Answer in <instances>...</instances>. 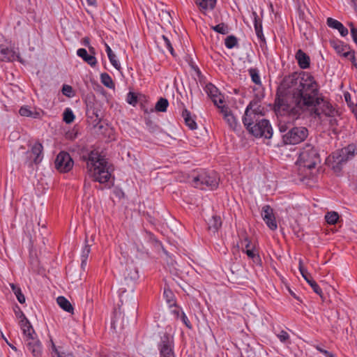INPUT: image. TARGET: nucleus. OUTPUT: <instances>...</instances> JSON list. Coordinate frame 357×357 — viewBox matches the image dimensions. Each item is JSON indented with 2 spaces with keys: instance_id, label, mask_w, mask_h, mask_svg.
I'll list each match as a JSON object with an SVG mask.
<instances>
[{
  "instance_id": "f257e3e1",
  "label": "nucleus",
  "mask_w": 357,
  "mask_h": 357,
  "mask_svg": "<svg viewBox=\"0 0 357 357\" xmlns=\"http://www.w3.org/2000/svg\"><path fill=\"white\" fill-rule=\"evenodd\" d=\"M317 91V82L313 75L308 73L302 71L299 74L294 73L285 76L276 92V97L274 102V112L276 115L284 116L291 110L289 105L284 99L287 93H291L296 107L294 109L298 110L301 105L312 104V97Z\"/></svg>"
},
{
  "instance_id": "5fc2aeb1",
  "label": "nucleus",
  "mask_w": 357,
  "mask_h": 357,
  "mask_svg": "<svg viewBox=\"0 0 357 357\" xmlns=\"http://www.w3.org/2000/svg\"><path fill=\"white\" fill-rule=\"evenodd\" d=\"M336 29L339 31L340 34L342 37L347 36L349 33L347 28H346L342 23H341L340 25L338 26V29Z\"/></svg>"
},
{
  "instance_id": "9b49d317",
  "label": "nucleus",
  "mask_w": 357,
  "mask_h": 357,
  "mask_svg": "<svg viewBox=\"0 0 357 357\" xmlns=\"http://www.w3.org/2000/svg\"><path fill=\"white\" fill-rule=\"evenodd\" d=\"M54 165L60 172H68L72 169L74 162L68 152L61 151L56 157Z\"/></svg>"
},
{
  "instance_id": "a18cd8bd",
  "label": "nucleus",
  "mask_w": 357,
  "mask_h": 357,
  "mask_svg": "<svg viewBox=\"0 0 357 357\" xmlns=\"http://www.w3.org/2000/svg\"><path fill=\"white\" fill-rule=\"evenodd\" d=\"M62 93L64 96L71 98L74 96L73 87L70 85L64 84L62 87Z\"/></svg>"
},
{
  "instance_id": "6ab92c4d",
  "label": "nucleus",
  "mask_w": 357,
  "mask_h": 357,
  "mask_svg": "<svg viewBox=\"0 0 357 357\" xmlns=\"http://www.w3.org/2000/svg\"><path fill=\"white\" fill-rule=\"evenodd\" d=\"M248 72L251 77L252 82L257 85V87L255 88L253 90L255 91H257V93H259V91H261L264 93V89L261 81L259 70L256 68H250L248 70Z\"/></svg>"
},
{
  "instance_id": "4d7b16f0",
  "label": "nucleus",
  "mask_w": 357,
  "mask_h": 357,
  "mask_svg": "<svg viewBox=\"0 0 357 357\" xmlns=\"http://www.w3.org/2000/svg\"><path fill=\"white\" fill-rule=\"evenodd\" d=\"M50 342H51V347L52 349V352H54L56 355L57 357H60V356L61 354H63V353H61L58 350L56 346L55 345V344L52 338L50 339Z\"/></svg>"
},
{
  "instance_id": "0eeeda50",
  "label": "nucleus",
  "mask_w": 357,
  "mask_h": 357,
  "mask_svg": "<svg viewBox=\"0 0 357 357\" xmlns=\"http://www.w3.org/2000/svg\"><path fill=\"white\" fill-rule=\"evenodd\" d=\"M220 178L216 172L213 170L199 169L195 171L192 181L195 188L202 190H215L219 185Z\"/></svg>"
},
{
  "instance_id": "e2e57ef3",
  "label": "nucleus",
  "mask_w": 357,
  "mask_h": 357,
  "mask_svg": "<svg viewBox=\"0 0 357 357\" xmlns=\"http://www.w3.org/2000/svg\"><path fill=\"white\" fill-rule=\"evenodd\" d=\"M192 137V139H189V140L190 141L192 145L196 146L198 143L196 142V140H194V139H198L199 137L197 136H195V135H191Z\"/></svg>"
},
{
  "instance_id": "2f4dec72",
  "label": "nucleus",
  "mask_w": 357,
  "mask_h": 357,
  "mask_svg": "<svg viewBox=\"0 0 357 357\" xmlns=\"http://www.w3.org/2000/svg\"><path fill=\"white\" fill-rule=\"evenodd\" d=\"M10 287L12 289V291L15 295L19 303L21 304H24L26 301V298L24 294L22 291L20 287L18 284H15L14 283H10Z\"/></svg>"
},
{
  "instance_id": "bf43d9fd",
  "label": "nucleus",
  "mask_w": 357,
  "mask_h": 357,
  "mask_svg": "<svg viewBox=\"0 0 357 357\" xmlns=\"http://www.w3.org/2000/svg\"><path fill=\"white\" fill-rule=\"evenodd\" d=\"M81 43L82 45L86 46V47H89L91 45H90V39L89 37H84L82 39V41H81Z\"/></svg>"
},
{
  "instance_id": "4c0bfd02",
  "label": "nucleus",
  "mask_w": 357,
  "mask_h": 357,
  "mask_svg": "<svg viewBox=\"0 0 357 357\" xmlns=\"http://www.w3.org/2000/svg\"><path fill=\"white\" fill-rule=\"evenodd\" d=\"M339 218V214L335 211L328 212L325 215L326 221L329 225H335Z\"/></svg>"
},
{
  "instance_id": "5701e85b",
  "label": "nucleus",
  "mask_w": 357,
  "mask_h": 357,
  "mask_svg": "<svg viewBox=\"0 0 357 357\" xmlns=\"http://www.w3.org/2000/svg\"><path fill=\"white\" fill-rule=\"evenodd\" d=\"M126 280L135 281L139 278L137 268L132 264H127L123 273Z\"/></svg>"
},
{
  "instance_id": "864d4df0",
  "label": "nucleus",
  "mask_w": 357,
  "mask_h": 357,
  "mask_svg": "<svg viewBox=\"0 0 357 357\" xmlns=\"http://www.w3.org/2000/svg\"><path fill=\"white\" fill-rule=\"evenodd\" d=\"M316 349L323 354L325 357H334V354L324 349H323L320 345L314 346Z\"/></svg>"
},
{
  "instance_id": "cd10ccee",
  "label": "nucleus",
  "mask_w": 357,
  "mask_h": 357,
  "mask_svg": "<svg viewBox=\"0 0 357 357\" xmlns=\"http://www.w3.org/2000/svg\"><path fill=\"white\" fill-rule=\"evenodd\" d=\"M221 226V218L218 215H213L208 222V229L214 234L219 230Z\"/></svg>"
},
{
  "instance_id": "20e7f679",
  "label": "nucleus",
  "mask_w": 357,
  "mask_h": 357,
  "mask_svg": "<svg viewBox=\"0 0 357 357\" xmlns=\"http://www.w3.org/2000/svg\"><path fill=\"white\" fill-rule=\"evenodd\" d=\"M236 137L241 142L239 146L242 147L249 144L248 140L255 141V139L263 137H264V143L268 146L281 147L289 144H298L304 141L307 135H248L249 139H247L245 135H236Z\"/></svg>"
},
{
  "instance_id": "c85d7f7f",
  "label": "nucleus",
  "mask_w": 357,
  "mask_h": 357,
  "mask_svg": "<svg viewBox=\"0 0 357 357\" xmlns=\"http://www.w3.org/2000/svg\"><path fill=\"white\" fill-rule=\"evenodd\" d=\"M19 114L22 116L38 119L40 117V113L36 110L32 111L28 106H22L19 110Z\"/></svg>"
},
{
  "instance_id": "8fccbe9b",
  "label": "nucleus",
  "mask_w": 357,
  "mask_h": 357,
  "mask_svg": "<svg viewBox=\"0 0 357 357\" xmlns=\"http://www.w3.org/2000/svg\"><path fill=\"white\" fill-rule=\"evenodd\" d=\"M348 25L350 27V32L353 41L357 45V28L355 27L352 22H349Z\"/></svg>"
},
{
  "instance_id": "7c9ffc66",
  "label": "nucleus",
  "mask_w": 357,
  "mask_h": 357,
  "mask_svg": "<svg viewBox=\"0 0 357 357\" xmlns=\"http://www.w3.org/2000/svg\"><path fill=\"white\" fill-rule=\"evenodd\" d=\"M163 296L169 307L176 306L175 295L169 287H165Z\"/></svg>"
},
{
  "instance_id": "a211bd4d",
  "label": "nucleus",
  "mask_w": 357,
  "mask_h": 357,
  "mask_svg": "<svg viewBox=\"0 0 357 357\" xmlns=\"http://www.w3.org/2000/svg\"><path fill=\"white\" fill-rule=\"evenodd\" d=\"M217 0H195V3L198 7L199 10L206 15L208 11L213 10L216 5Z\"/></svg>"
},
{
  "instance_id": "37998d69",
  "label": "nucleus",
  "mask_w": 357,
  "mask_h": 357,
  "mask_svg": "<svg viewBox=\"0 0 357 357\" xmlns=\"http://www.w3.org/2000/svg\"><path fill=\"white\" fill-rule=\"evenodd\" d=\"M162 38L164 41V45L166 47V48L168 50V51L170 52V54L173 56H175V52H174V50L172 47V43L170 41V40L168 38L167 36L163 35L162 36Z\"/></svg>"
},
{
  "instance_id": "9d476101",
  "label": "nucleus",
  "mask_w": 357,
  "mask_h": 357,
  "mask_svg": "<svg viewBox=\"0 0 357 357\" xmlns=\"http://www.w3.org/2000/svg\"><path fill=\"white\" fill-rule=\"evenodd\" d=\"M157 347L160 357H176L174 351V337L169 333L167 332L162 333Z\"/></svg>"
},
{
  "instance_id": "a19ab883",
  "label": "nucleus",
  "mask_w": 357,
  "mask_h": 357,
  "mask_svg": "<svg viewBox=\"0 0 357 357\" xmlns=\"http://www.w3.org/2000/svg\"><path fill=\"white\" fill-rule=\"evenodd\" d=\"M75 119V115L70 108H66L63 112V120L66 123H72Z\"/></svg>"
},
{
  "instance_id": "49530a36",
  "label": "nucleus",
  "mask_w": 357,
  "mask_h": 357,
  "mask_svg": "<svg viewBox=\"0 0 357 357\" xmlns=\"http://www.w3.org/2000/svg\"><path fill=\"white\" fill-rule=\"evenodd\" d=\"M108 59L111 63V64L118 70L121 69V64L119 61L116 59V56L114 53L110 54V56H108Z\"/></svg>"
},
{
  "instance_id": "0e129e2a",
  "label": "nucleus",
  "mask_w": 357,
  "mask_h": 357,
  "mask_svg": "<svg viewBox=\"0 0 357 357\" xmlns=\"http://www.w3.org/2000/svg\"><path fill=\"white\" fill-rule=\"evenodd\" d=\"M88 49H89V54L93 55V56L96 55V49L90 45L89 47H88Z\"/></svg>"
},
{
  "instance_id": "bb28decb",
  "label": "nucleus",
  "mask_w": 357,
  "mask_h": 357,
  "mask_svg": "<svg viewBox=\"0 0 357 357\" xmlns=\"http://www.w3.org/2000/svg\"><path fill=\"white\" fill-rule=\"evenodd\" d=\"M330 45L339 55H340L344 51L350 49V46L349 45L340 40H332L330 41Z\"/></svg>"
},
{
  "instance_id": "4be33fe9",
  "label": "nucleus",
  "mask_w": 357,
  "mask_h": 357,
  "mask_svg": "<svg viewBox=\"0 0 357 357\" xmlns=\"http://www.w3.org/2000/svg\"><path fill=\"white\" fill-rule=\"evenodd\" d=\"M77 55L91 67H95L97 64L96 57L88 54L84 48L78 49L77 50Z\"/></svg>"
},
{
  "instance_id": "39448f33",
  "label": "nucleus",
  "mask_w": 357,
  "mask_h": 357,
  "mask_svg": "<svg viewBox=\"0 0 357 357\" xmlns=\"http://www.w3.org/2000/svg\"><path fill=\"white\" fill-rule=\"evenodd\" d=\"M356 153V146L354 144H350L329 155L326 158L325 164L331 167L334 172L339 173L342 171L343 166L354 158Z\"/></svg>"
},
{
  "instance_id": "774afa93",
  "label": "nucleus",
  "mask_w": 357,
  "mask_h": 357,
  "mask_svg": "<svg viewBox=\"0 0 357 357\" xmlns=\"http://www.w3.org/2000/svg\"><path fill=\"white\" fill-rule=\"evenodd\" d=\"M146 124L147 126L152 127L153 123L150 119H146Z\"/></svg>"
},
{
  "instance_id": "b1692460",
  "label": "nucleus",
  "mask_w": 357,
  "mask_h": 357,
  "mask_svg": "<svg viewBox=\"0 0 357 357\" xmlns=\"http://www.w3.org/2000/svg\"><path fill=\"white\" fill-rule=\"evenodd\" d=\"M245 253L255 265L260 267L262 266V260L259 254V250L256 248V246H252V250H245Z\"/></svg>"
},
{
  "instance_id": "603ef678",
  "label": "nucleus",
  "mask_w": 357,
  "mask_h": 357,
  "mask_svg": "<svg viewBox=\"0 0 357 357\" xmlns=\"http://www.w3.org/2000/svg\"><path fill=\"white\" fill-rule=\"evenodd\" d=\"M243 241L245 242V248L242 249L243 252L245 253V250H252V246H255V245H252L251 243V241L249 239L248 236L247 235L245 236L243 238Z\"/></svg>"
},
{
  "instance_id": "72a5a7b5",
  "label": "nucleus",
  "mask_w": 357,
  "mask_h": 357,
  "mask_svg": "<svg viewBox=\"0 0 357 357\" xmlns=\"http://www.w3.org/2000/svg\"><path fill=\"white\" fill-rule=\"evenodd\" d=\"M100 82L101 83L109 89H114L115 84L113 82L111 76L107 73H102L100 74Z\"/></svg>"
},
{
  "instance_id": "69168bd1",
  "label": "nucleus",
  "mask_w": 357,
  "mask_h": 357,
  "mask_svg": "<svg viewBox=\"0 0 357 357\" xmlns=\"http://www.w3.org/2000/svg\"><path fill=\"white\" fill-rule=\"evenodd\" d=\"M89 6H96V0H86Z\"/></svg>"
},
{
  "instance_id": "c03bdc74",
  "label": "nucleus",
  "mask_w": 357,
  "mask_h": 357,
  "mask_svg": "<svg viewBox=\"0 0 357 357\" xmlns=\"http://www.w3.org/2000/svg\"><path fill=\"white\" fill-rule=\"evenodd\" d=\"M277 337L282 343H290V336L288 333L284 330L281 331L280 333L277 335Z\"/></svg>"
},
{
  "instance_id": "de8ad7c7",
  "label": "nucleus",
  "mask_w": 357,
  "mask_h": 357,
  "mask_svg": "<svg viewBox=\"0 0 357 357\" xmlns=\"http://www.w3.org/2000/svg\"><path fill=\"white\" fill-rule=\"evenodd\" d=\"M13 310H14L15 314L17 317V318L20 319V320H24L26 319L25 314H24V312L21 310V308L18 306L17 304L15 305V306L13 307Z\"/></svg>"
},
{
  "instance_id": "6e6d98bb",
  "label": "nucleus",
  "mask_w": 357,
  "mask_h": 357,
  "mask_svg": "<svg viewBox=\"0 0 357 357\" xmlns=\"http://www.w3.org/2000/svg\"><path fill=\"white\" fill-rule=\"evenodd\" d=\"M355 53H356L355 51L350 48L349 50H347L346 51H344L340 56L349 59V57H351V55L355 54Z\"/></svg>"
},
{
  "instance_id": "13d9d810",
  "label": "nucleus",
  "mask_w": 357,
  "mask_h": 357,
  "mask_svg": "<svg viewBox=\"0 0 357 357\" xmlns=\"http://www.w3.org/2000/svg\"><path fill=\"white\" fill-rule=\"evenodd\" d=\"M176 308L172 310V313L175 316L176 319H178L181 317V311H183L176 304V306H174Z\"/></svg>"
},
{
  "instance_id": "09e8293b",
  "label": "nucleus",
  "mask_w": 357,
  "mask_h": 357,
  "mask_svg": "<svg viewBox=\"0 0 357 357\" xmlns=\"http://www.w3.org/2000/svg\"><path fill=\"white\" fill-rule=\"evenodd\" d=\"M342 22L338 20L333 19L332 17H328L326 21L327 25L332 29H338V26L340 25Z\"/></svg>"
},
{
  "instance_id": "473e14b6",
  "label": "nucleus",
  "mask_w": 357,
  "mask_h": 357,
  "mask_svg": "<svg viewBox=\"0 0 357 357\" xmlns=\"http://www.w3.org/2000/svg\"><path fill=\"white\" fill-rule=\"evenodd\" d=\"M183 117L185 120V123L186 126L191 130H195L197 128V123L195 120L191 117L190 113L185 109L183 112Z\"/></svg>"
},
{
  "instance_id": "dca6fc26",
  "label": "nucleus",
  "mask_w": 357,
  "mask_h": 357,
  "mask_svg": "<svg viewBox=\"0 0 357 357\" xmlns=\"http://www.w3.org/2000/svg\"><path fill=\"white\" fill-rule=\"evenodd\" d=\"M29 351L34 357H40L42 355V344L35 335L25 340Z\"/></svg>"
},
{
  "instance_id": "aec40b11",
  "label": "nucleus",
  "mask_w": 357,
  "mask_h": 357,
  "mask_svg": "<svg viewBox=\"0 0 357 357\" xmlns=\"http://www.w3.org/2000/svg\"><path fill=\"white\" fill-rule=\"evenodd\" d=\"M295 58L297 61L298 66L301 69H307L310 66V58L302 50L299 49L297 50Z\"/></svg>"
},
{
  "instance_id": "ea45409f",
  "label": "nucleus",
  "mask_w": 357,
  "mask_h": 357,
  "mask_svg": "<svg viewBox=\"0 0 357 357\" xmlns=\"http://www.w3.org/2000/svg\"><path fill=\"white\" fill-rule=\"evenodd\" d=\"M221 109H222V112L224 113L225 119L227 121V123L229 124V126L231 127H234V126L236 125V122H235V118L233 116V114H231L230 112H229L227 110V108L224 109V108L222 107Z\"/></svg>"
},
{
  "instance_id": "1a4fd4ad",
  "label": "nucleus",
  "mask_w": 357,
  "mask_h": 357,
  "mask_svg": "<svg viewBox=\"0 0 357 357\" xmlns=\"http://www.w3.org/2000/svg\"><path fill=\"white\" fill-rule=\"evenodd\" d=\"M28 146L30 150L26 152L24 165L29 168H33V165L38 166L40 164L43 159V146L39 141H36L33 144L29 142Z\"/></svg>"
},
{
  "instance_id": "3c124183",
  "label": "nucleus",
  "mask_w": 357,
  "mask_h": 357,
  "mask_svg": "<svg viewBox=\"0 0 357 357\" xmlns=\"http://www.w3.org/2000/svg\"><path fill=\"white\" fill-rule=\"evenodd\" d=\"M180 319H181V321L183 323V324H185V326L188 328H189V329L192 328V326L190 321H189L188 317L186 316L185 313L183 311H181Z\"/></svg>"
},
{
  "instance_id": "79ce46f5",
  "label": "nucleus",
  "mask_w": 357,
  "mask_h": 357,
  "mask_svg": "<svg viewBox=\"0 0 357 357\" xmlns=\"http://www.w3.org/2000/svg\"><path fill=\"white\" fill-rule=\"evenodd\" d=\"M126 101L128 104L135 106L137 104L138 99L137 95L134 92L130 91L127 94Z\"/></svg>"
},
{
  "instance_id": "c756f323",
  "label": "nucleus",
  "mask_w": 357,
  "mask_h": 357,
  "mask_svg": "<svg viewBox=\"0 0 357 357\" xmlns=\"http://www.w3.org/2000/svg\"><path fill=\"white\" fill-rule=\"evenodd\" d=\"M57 303L59 307L67 312H73V307L69 301L64 296H59L56 299Z\"/></svg>"
},
{
  "instance_id": "c9c22d12",
  "label": "nucleus",
  "mask_w": 357,
  "mask_h": 357,
  "mask_svg": "<svg viewBox=\"0 0 357 357\" xmlns=\"http://www.w3.org/2000/svg\"><path fill=\"white\" fill-rule=\"evenodd\" d=\"M148 102L149 101L145 96L139 98L140 108L145 114H150L154 112L153 107L146 106Z\"/></svg>"
},
{
  "instance_id": "423d86ee",
  "label": "nucleus",
  "mask_w": 357,
  "mask_h": 357,
  "mask_svg": "<svg viewBox=\"0 0 357 357\" xmlns=\"http://www.w3.org/2000/svg\"><path fill=\"white\" fill-rule=\"evenodd\" d=\"M312 97V104L310 105H301V107L296 111L309 109L311 111V114L314 117H321V114H324L327 116H333L335 114V110L333 107L332 105L326 101L324 98L321 96H319V84H317V91L314 93Z\"/></svg>"
},
{
  "instance_id": "2eb2a0df",
  "label": "nucleus",
  "mask_w": 357,
  "mask_h": 357,
  "mask_svg": "<svg viewBox=\"0 0 357 357\" xmlns=\"http://www.w3.org/2000/svg\"><path fill=\"white\" fill-rule=\"evenodd\" d=\"M252 19L253 20L257 37L259 40L260 46L262 47L266 44V38L263 33L262 20L259 18L256 11H252Z\"/></svg>"
},
{
  "instance_id": "58836bf2",
  "label": "nucleus",
  "mask_w": 357,
  "mask_h": 357,
  "mask_svg": "<svg viewBox=\"0 0 357 357\" xmlns=\"http://www.w3.org/2000/svg\"><path fill=\"white\" fill-rule=\"evenodd\" d=\"M211 29L214 31L222 35L227 34L229 31L228 25L225 24V23H220L215 26H211Z\"/></svg>"
},
{
  "instance_id": "f704fd0d",
  "label": "nucleus",
  "mask_w": 357,
  "mask_h": 357,
  "mask_svg": "<svg viewBox=\"0 0 357 357\" xmlns=\"http://www.w3.org/2000/svg\"><path fill=\"white\" fill-rule=\"evenodd\" d=\"M169 106V102L166 98H160L156 102L155 107L153 108L154 112H165Z\"/></svg>"
},
{
  "instance_id": "393cba45",
  "label": "nucleus",
  "mask_w": 357,
  "mask_h": 357,
  "mask_svg": "<svg viewBox=\"0 0 357 357\" xmlns=\"http://www.w3.org/2000/svg\"><path fill=\"white\" fill-rule=\"evenodd\" d=\"M20 324L26 339L36 335L34 329L27 318L24 320H20Z\"/></svg>"
},
{
  "instance_id": "ddd939ff",
  "label": "nucleus",
  "mask_w": 357,
  "mask_h": 357,
  "mask_svg": "<svg viewBox=\"0 0 357 357\" xmlns=\"http://www.w3.org/2000/svg\"><path fill=\"white\" fill-rule=\"evenodd\" d=\"M298 269L303 278L310 285L313 291L323 299V291L321 287L314 280L311 274L308 273L307 270L303 266L301 259L299 261Z\"/></svg>"
},
{
  "instance_id": "f03ea898",
  "label": "nucleus",
  "mask_w": 357,
  "mask_h": 357,
  "mask_svg": "<svg viewBox=\"0 0 357 357\" xmlns=\"http://www.w3.org/2000/svg\"><path fill=\"white\" fill-rule=\"evenodd\" d=\"M80 159L86 162L87 173L93 181L103 184L109 181L114 167L102 150L99 148L87 150L80 155Z\"/></svg>"
},
{
  "instance_id": "6e6552de",
  "label": "nucleus",
  "mask_w": 357,
  "mask_h": 357,
  "mask_svg": "<svg viewBox=\"0 0 357 357\" xmlns=\"http://www.w3.org/2000/svg\"><path fill=\"white\" fill-rule=\"evenodd\" d=\"M264 98V93L261 91L259 93H255V99L250 102L248 105L246 107L245 114L243 117V123L246 128V129L248 130L250 134H255L254 130V122H253V117L255 116V115L258 113V109H254L253 107L255 106H257L258 103Z\"/></svg>"
},
{
  "instance_id": "f3484780",
  "label": "nucleus",
  "mask_w": 357,
  "mask_h": 357,
  "mask_svg": "<svg viewBox=\"0 0 357 357\" xmlns=\"http://www.w3.org/2000/svg\"><path fill=\"white\" fill-rule=\"evenodd\" d=\"M255 131H257V134H273V128L270 121L266 119L258 121L254 125Z\"/></svg>"
},
{
  "instance_id": "7ed1b4c3",
  "label": "nucleus",
  "mask_w": 357,
  "mask_h": 357,
  "mask_svg": "<svg viewBox=\"0 0 357 357\" xmlns=\"http://www.w3.org/2000/svg\"><path fill=\"white\" fill-rule=\"evenodd\" d=\"M320 162L321 158L318 151L312 145L306 144L296 161L299 180L305 181L306 179H309L311 170Z\"/></svg>"
},
{
  "instance_id": "052dcab7",
  "label": "nucleus",
  "mask_w": 357,
  "mask_h": 357,
  "mask_svg": "<svg viewBox=\"0 0 357 357\" xmlns=\"http://www.w3.org/2000/svg\"><path fill=\"white\" fill-rule=\"evenodd\" d=\"M349 60L351 61L352 65L357 69V59H356L355 54H352L351 57H349Z\"/></svg>"
},
{
  "instance_id": "338daca9",
  "label": "nucleus",
  "mask_w": 357,
  "mask_h": 357,
  "mask_svg": "<svg viewBox=\"0 0 357 357\" xmlns=\"http://www.w3.org/2000/svg\"><path fill=\"white\" fill-rule=\"evenodd\" d=\"M111 328L116 331L115 321L112 319L111 321Z\"/></svg>"
},
{
  "instance_id": "412c9836",
  "label": "nucleus",
  "mask_w": 357,
  "mask_h": 357,
  "mask_svg": "<svg viewBox=\"0 0 357 357\" xmlns=\"http://www.w3.org/2000/svg\"><path fill=\"white\" fill-rule=\"evenodd\" d=\"M17 56L15 52L8 48L4 45H0V61H13Z\"/></svg>"
},
{
  "instance_id": "f8f14e48",
  "label": "nucleus",
  "mask_w": 357,
  "mask_h": 357,
  "mask_svg": "<svg viewBox=\"0 0 357 357\" xmlns=\"http://www.w3.org/2000/svg\"><path fill=\"white\" fill-rule=\"evenodd\" d=\"M204 91L214 105L219 108H222V105L224 103V96L220 92L219 89L213 84L209 82L206 84Z\"/></svg>"
},
{
  "instance_id": "680f3d73",
  "label": "nucleus",
  "mask_w": 357,
  "mask_h": 357,
  "mask_svg": "<svg viewBox=\"0 0 357 357\" xmlns=\"http://www.w3.org/2000/svg\"><path fill=\"white\" fill-rule=\"evenodd\" d=\"M105 51L107 54V56H110V54L114 53L111 47L107 43H105Z\"/></svg>"
},
{
  "instance_id": "a878e982",
  "label": "nucleus",
  "mask_w": 357,
  "mask_h": 357,
  "mask_svg": "<svg viewBox=\"0 0 357 357\" xmlns=\"http://www.w3.org/2000/svg\"><path fill=\"white\" fill-rule=\"evenodd\" d=\"M84 246L82 248V253H81V268L83 271L85 270V268L87 264V259L89 255V253L91 252V245L89 244V241L87 239V237L85 238L84 241Z\"/></svg>"
},
{
  "instance_id": "4468645a",
  "label": "nucleus",
  "mask_w": 357,
  "mask_h": 357,
  "mask_svg": "<svg viewBox=\"0 0 357 357\" xmlns=\"http://www.w3.org/2000/svg\"><path fill=\"white\" fill-rule=\"evenodd\" d=\"M261 216L270 229L275 230L277 229L278 225L273 210L269 205H265L262 207Z\"/></svg>"
},
{
  "instance_id": "e433bc0d",
  "label": "nucleus",
  "mask_w": 357,
  "mask_h": 357,
  "mask_svg": "<svg viewBox=\"0 0 357 357\" xmlns=\"http://www.w3.org/2000/svg\"><path fill=\"white\" fill-rule=\"evenodd\" d=\"M225 45L227 49H232L235 47H238V38L234 35L227 36L225 39Z\"/></svg>"
}]
</instances>
